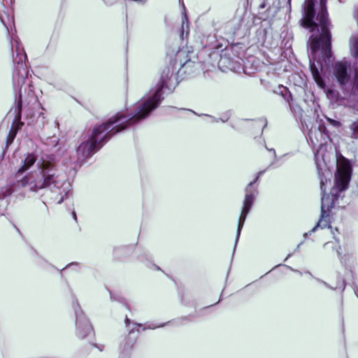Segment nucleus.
Instances as JSON below:
<instances>
[{"label":"nucleus","instance_id":"5","mask_svg":"<svg viewBox=\"0 0 358 358\" xmlns=\"http://www.w3.org/2000/svg\"><path fill=\"white\" fill-rule=\"evenodd\" d=\"M0 20L6 27L8 34L10 36L11 50L13 54V62L14 69L13 72V85L15 95L18 94V99L16 101L15 111L20 115L22 109V94L21 89L25 83L28 76V70L25 64L27 55L17 36L12 33V25L14 23L13 15H7L6 20L4 16L0 15Z\"/></svg>","mask_w":358,"mask_h":358},{"label":"nucleus","instance_id":"11","mask_svg":"<svg viewBox=\"0 0 358 358\" xmlns=\"http://www.w3.org/2000/svg\"><path fill=\"white\" fill-rule=\"evenodd\" d=\"M37 160V156L34 153H29L27 155L26 157L24 158L22 165L18 169L17 171L15 177L16 178H19L20 176L31 169L34 164L36 163Z\"/></svg>","mask_w":358,"mask_h":358},{"label":"nucleus","instance_id":"16","mask_svg":"<svg viewBox=\"0 0 358 358\" xmlns=\"http://www.w3.org/2000/svg\"><path fill=\"white\" fill-rule=\"evenodd\" d=\"M278 92L281 94V96L287 101H289V99H291V94L288 89L284 86H279L278 88Z\"/></svg>","mask_w":358,"mask_h":358},{"label":"nucleus","instance_id":"7","mask_svg":"<svg viewBox=\"0 0 358 358\" xmlns=\"http://www.w3.org/2000/svg\"><path fill=\"white\" fill-rule=\"evenodd\" d=\"M351 54L354 57L358 59V36H352L350 41ZM334 75L336 77L341 87L344 90L350 89V92L348 99V106L352 99L353 88L355 87L356 80L358 78V69L355 70V76L352 79L351 64L346 59L336 62L333 66Z\"/></svg>","mask_w":358,"mask_h":358},{"label":"nucleus","instance_id":"17","mask_svg":"<svg viewBox=\"0 0 358 358\" xmlns=\"http://www.w3.org/2000/svg\"><path fill=\"white\" fill-rule=\"evenodd\" d=\"M337 253L341 259L342 264H347L348 262H350V259H352V256L349 255H345L344 256H342L341 252L338 250H337Z\"/></svg>","mask_w":358,"mask_h":358},{"label":"nucleus","instance_id":"6","mask_svg":"<svg viewBox=\"0 0 358 358\" xmlns=\"http://www.w3.org/2000/svg\"><path fill=\"white\" fill-rule=\"evenodd\" d=\"M337 171L335 174V184L331 194H324L325 185L328 182L326 176H330L328 169L322 171L320 175V188L322 192L321 211L329 212L339 197V193L347 189L351 176L352 166L350 162L343 156L337 157ZM330 182V180H329Z\"/></svg>","mask_w":358,"mask_h":358},{"label":"nucleus","instance_id":"23","mask_svg":"<svg viewBox=\"0 0 358 358\" xmlns=\"http://www.w3.org/2000/svg\"><path fill=\"white\" fill-rule=\"evenodd\" d=\"M165 325V324H160L159 326H151V325H148L145 327L143 328V330L145 329H154L155 328H157V327H162Z\"/></svg>","mask_w":358,"mask_h":358},{"label":"nucleus","instance_id":"14","mask_svg":"<svg viewBox=\"0 0 358 358\" xmlns=\"http://www.w3.org/2000/svg\"><path fill=\"white\" fill-rule=\"evenodd\" d=\"M350 129V137L352 139H358V117L352 122L349 126Z\"/></svg>","mask_w":358,"mask_h":358},{"label":"nucleus","instance_id":"12","mask_svg":"<svg viewBox=\"0 0 358 358\" xmlns=\"http://www.w3.org/2000/svg\"><path fill=\"white\" fill-rule=\"evenodd\" d=\"M310 69L311 71V73L313 75V77L314 78V80L317 83L319 87L321 89H324L326 87L325 82L323 80L321 75H320V71L319 69L316 66L314 62H312V58L310 57Z\"/></svg>","mask_w":358,"mask_h":358},{"label":"nucleus","instance_id":"27","mask_svg":"<svg viewBox=\"0 0 358 358\" xmlns=\"http://www.w3.org/2000/svg\"><path fill=\"white\" fill-rule=\"evenodd\" d=\"M134 325L136 327H141L142 325L141 324H138V323H134Z\"/></svg>","mask_w":358,"mask_h":358},{"label":"nucleus","instance_id":"26","mask_svg":"<svg viewBox=\"0 0 358 358\" xmlns=\"http://www.w3.org/2000/svg\"><path fill=\"white\" fill-rule=\"evenodd\" d=\"M73 217L75 220H77V216L75 212L72 213Z\"/></svg>","mask_w":358,"mask_h":358},{"label":"nucleus","instance_id":"4","mask_svg":"<svg viewBox=\"0 0 358 358\" xmlns=\"http://www.w3.org/2000/svg\"><path fill=\"white\" fill-rule=\"evenodd\" d=\"M304 8V25L307 27H321L320 36H312L309 40L311 57L319 49L327 55L330 48L331 35L329 29L330 22L326 8L327 0H306Z\"/></svg>","mask_w":358,"mask_h":358},{"label":"nucleus","instance_id":"25","mask_svg":"<svg viewBox=\"0 0 358 358\" xmlns=\"http://www.w3.org/2000/svg\"><path fill=\"white\" fill-rule=\"evenodd\" d=\"M129 323H130V320L127 317H126V318H125V324H126V325L128 327Z\"/></svg>","mask_w":358,"mask_h":358},{"label":"nucleus","instance_id":"8","mask_svg":"<svg viewBox=\"0 0 358 358\" xmlns=\"http://www.w3.org/2000/svg\"><path fill=\"white\" fill-rule=\"evenodd\" d=\"M325 130V127L321 124L318 128L311 129L307 137V141L313 150L317 145L319 146V149L315 152V161L318 174L320 175L322 171H326L327 169H328L326 156L323 154V151L325 149L324 145L327 138V134L324 132Z\"/></svg>","mask_w":358,"mask_h":358},{"label":"nucleus","instance_id":"15","mask_svg":"<svg viewBox=\"0 0 358 358\" xmlns=\"http://www.w3.org/2000/svg\"><path fill=\"white\" fill-rule=\"evenodd\" d=\"M182 8H183V16H182V36L184 34V31L185 29L187 31L189 29V21L187 18V15L186 12V9L185 7V5L183 3H182Z\"/></svg>","mask_w":358,"mask_h":358},{"label":"nucleus","instance_id":"18","mask_svg":"<svg viewBox=\"0 0 358 358\" xmlns=\"http://www.w3.org/2000/svg\"><path fill=\"white\" fill-rule=\"evenodd\" d=\"M327 122L331 124L332 126L335 127H340L341 126V122L335 120H333L331 118L327 117Z\"/></svg>","mask_w":358,"mask_h":358},{"label":"nucleus","instance_id":"3","mask_svg":"<svg viewBox=\"0 0 358 358\" xmlns=\"http://www.w3.org/2000/svg\"><path fill=\"white\" fill-rule=\"evenodd\" d=\"M136 124L128 114L118 113L106 122L95 127L92 133L85 136L77 148V161L83 162L97 152L113 135Z\"/></svg>","mask_w":358,"mask_h":358},{"label":"nucleus","instance_id":"13","mask_svg":"<svg viewBox=\"0 0 358 358\" xmlns=\"http://www.w3.org/2000/svg\"><path fill=\"white\" fill-rule=\"evenodd\" d=\"M330 227V220H329V212L327 211H321V217L318 221L317 224L313 228V229L309 232V234L316 231L317 228H325ZM308 233H305L304 236H307Z\"/></svg>","mask_w":358,"mask_h":358},{"label":"nucleus","instance_id":"20","mask_svg":"<svg viewBox=\"0 0 358 358\" xmlns=\"http://www.w3.org/2000/svg\"><path fill=\"white\" fill-rule=\"evenodd\" d=\"M229 116H230L229 113H227L224 114L222 117L220 118V120L222 122H226L229 119Z\"/></svg>","mask_w":358,"mask_h":358},{"label":"nucleus","instance_id":"21","mask_svg":"<svg viewBox=\"0 0 358 358\" xmlns=\"http://www.w3.org/2000/svg\"><path fill=\"white\" fill-rule=\"evenodd\" d=\"M110 299L112 300H115V301H118L120 302H123L124 299L120 297V296H115L114 294H113L112 293H110Z\"/></svg>","mask_w":358,"mask_h":358},{"label":"nucleus","instance_id":"24","mask_svg":"<svg viewBox=\"0 0 358 358\" xmlns=\"http://www.w3.org/2000/svg\"><path fill=\"white\" fill-rule=\"evenodd\" d=\"M206 115L207 116V115ZM208 117H210L211 122H218V121H219L217 118H215V117H214L213 116L208 115Z\"/></svg>","mask_w":358,"mask_h":358},{"label":"nucleus","instance_id":"19","mask_svg":"<svg viewBox=\"0 0 358 358\" xmlns=\"http://www.w3.org/2000/svg\"><path fill=\"white\" fill-rule=\"evenodd\" d=\"M135 343V340H132L129 342H127L124 347V350H129L131 349L132 346L134 345Z\"/></svg>","mask_w":358,"mask_h":358},{"label":"nucleus","instance_id":"22","mask_svg":"<svg viewBox=\"0 0 358 358\" xmlns=\"http://www.w3.org/2000/svg\"><path fill=\"white\" fill-rule=\"evenodd\" d=\"M15 132L10 131L9 134V136H8L7 143H10L13 141V140L15 138Z\"/></svg>","mask_w":358,"mask_h":358},{"label":"nucleus","instance_id":"10","mask_svg":"<svg viewBox=\"0 0 358 358\" xmlns=\"http://www.w3.org/2000/svg\"><path fill=\"white\" fill-rule=\"evenodd\" d=\"M73 308L76 315V334L78 337L84 338L92 332V325L78 303L73 305Z\"/></svg>","mask_w":358,"mask_h":358},{"label":"nucleus","instance_id":"1","mask_svg":"<svg viewBox=\"0 0 358 358\" xmlns=\"http://www.w3.org/2000/svg\"><path fill=\"white\" fill-rule=\"evenodd\" d=\"M37 167L38 171L30 172L20 179L16 178V181L2 188L0 199L19 192L22 187L34 193L49 188L52 192H58L62 196L58 201L61 203L70 191V184L58 171L54 157H43L37 164Z\"/></svg>","mask_w":358,"mask_h":358},{"label":"nucleus","instance_id":"2","mask_svg":"<svg viewBox=\"0 0 358 358\" xmlns=\"http://www.w3.org/2000/svg\"><path fill=\"white\" fill-rule=\"evenodd\" d=\"M189 51L182 49L178 51L174 62L162 71L160 78L156 87L151 89L147 95L137 102L134 108V113L128 114L136 124L146 118L150 113L155 110L162 102L163 89L170 91L174 90L178 84V73L181 69L192 66Z\"/></svg>","mask_w":358,"mask_h":358},{"label":"nucleus","instance_id":"9","mask_svg":"<svg viewBox=\"0 0 358 358\" xmlns=\"http://www.w3.org/2000/svg\"><path fill=\"white\" fill-rule=\"evenodd\" d=\"M264 173V171H259L257 174L256 178L250 182L248 185L246 187L245 192V199L243 201V206L242 208L241 213L239 217L238 229L236 233V238L235 241V247L236 246L240 235L241 229L244 225L245 221L246 220L247 215L249 213L255 199V197L258 193V191L255 187L253 186L254 183H255L259 178Z\"/></svg>","mask_w":358,"mask_h":358},{"label":"nucleus","instance_id":"28","mask_svg":"<svg viewBox=\"0 0 358 358\" xmlns=\"http://www.w3.org/2000/svg\"><path fill=\"white\" fill-rule=\"evenodd\" d=\"M134 330V329H130V331H129V334H131V333H132V331H133Z\"/></svg>","mask_w":358,"mask_h":358}]
</instances>
